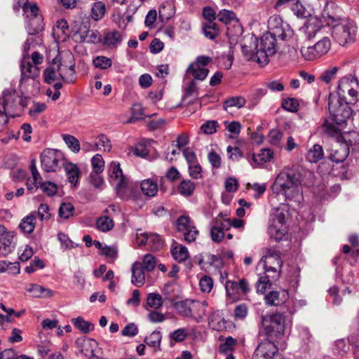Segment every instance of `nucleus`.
Returning a JSON list of instances; mask_svg holds the SVG:
<instances>
[{
  "label": "nucleus",
  "mask_w": 359,
  "mask_h": 359,
  "mask_svg": "<svg viewBox=\"0 0 359 359\" xmlns=\"http://www.w3.org/2000/svg\"><path fill=\"white\" fill-rule=\"evenodd\" d=\"M292 11L299 18H306L307 16L308 11L304 8L303 4L299 1V0H295L292 6Z\"/></svg>",
  "instance_id": "53"
},
{
  "label": "nucleus",
  "mask_w": 359,
  "mask_h": 359,
  "mask_svg": "<svg viewBox=\"0 0 359 359\" xmlns=\"http://www.w3.org/2000/svg\"><path fill=\"white\" fill-rule=\"evenodd\" d=\"M20 267L18 262L0 261V273H8L12 275L20 273Z\"/></svg>",
  "instance_id": "35"
},
{
  "label": "nucleus",
  "mask_w": 359,
  "mask_h": 359,
  "mask_svg": "<svg viewBox=\"0 0 359 359\" xmlns=\"http://www.w3.org/2000/svg\"><path fill=\"white\" fill-rule=\"evenodd\" d=\"M62 139L73 152L78 153L80 151L79 141L74 136L66 134L62 135Z\"/></svg>",
  "instance_id": "44"
},
{
  "label": "nucleus",
  "mask_w": 359,
  "mask_h": 359,
  "mask_svg": "<svg viewBox=\"0 0 359 359\" xmlns=\"http://www.w3.org/2000/svg\"><path fill=\"white\" fill-rule=\"evenodd\" d=\"M225 288L227 294L233 299L236 298V295H245L250 292L249 284L244 278L239 281H226Z\"/></svg>",
  "instance_id": "18"
},
{
  "label": "nucleus",
  "mask_w": 359,
  "mask_h": 359,
  "mask_svg": "<svg viewBox=\"0 0 359 359\" xmlns=\"http://www.w3.org/2000/svg\"><path fill=\"white\" fill-rule=\"evenodd\" d=\"M30 34L41 32L43 28V18L39 14V8L34 4H28L22 8Z\"/></svg>",
  "instance_id": "10"
},
{
  "label": "nucleus",
  "mask_w": 359,
  "mask_h": 359,
  "mask_svg": "<svg viewBox=\"0 0 359 359\" xmlns=\"http://www.w3.org/2000/svg\"><path fill=\"white\" fill-rule=\"evenodd\" d=\"M46 109V104L43 102H34L29 109V114L34 118L42 113Z\"/></svg>",
  "instance_id": "60"
},
{
  "label": "nucleus",
  "mask_w": 359,
  "mask_h": 359,
  "mask_svg": "<svg viewBox=\"0 0 359 359\" xmlns=\"http://www.w3.org/2000/svg\"><path fill=\"white\" fill-rule=\"evenodd\" d=\"M93 172L97 173L102 172L104 167V161L100 154L95 155L91 159Z\"/></svg>",
  "instance_id": "49"
},
{
  "label": "nucleus",
  "mask_w": 359,
  "mask_h": 359,
  "mask_svg": "<svg viewBox=\"0 0 359 359\" xmlns=\"http://www.w3.org/2000/svg\"><path fill=\"white\" fill-rule=\"evenodd\" d=\"M212 61V58L208 56L199 55L196 60L191 62L186 72L191 74L194 79L203 81L207 77L209 70L206 66Z\"/></svg>",
  "instance_id": "13"
},
{
  "label": "nucleus",
  "mask_w": 359,
  "mask_h": 359,
  "mask_svg": "<svg viewBox=\"0 0 359 359\" xmlns=\"http://www.w3.org/2000/svg\"><path fill=\"white\" fill-rule=\"evenodd\" d=\"M218 20L228 25L233 20H237L236 14L232 11L222 10L217 15Z\"/></svg>",
  "instance_id": "45"
},
{
  "label": "nucleus",
  "mask_w": 359,
  "mask_h": 359,
  "mask_svg": "<svg viewBox=\"0 0 359 359\" xmlns=\"http://www.w3.org/2000/svg\"><path fill=\"white\" fill-rule=\"evenodd\" d=\"M349 147L346 144L336 143L330 150V159L337 163H343L348 156Z\"/></svg>",
  "instance_id": "19"
},
{
  "label": "nucleus",
  "mask_w": 359,
  "mask_h": 359,
  "mask_svg": "<svg viewBox=\"0 0 359 359\" xmlns=\"http://www.w3.org/2000/svg\"><path fill=\"white\" fill-rule=\"evenodd\" d=\"M218 341L220 342L217 348L218 352L224 355L233 352L238 343L237 339L232 337L224 338V336H219Z\"/></svg>",
  "instance_id": "23"
},
{
  "label": "nucleus",
  "mask_w": 359,
  "mask_h": 359,
  "mask_svg": "<svg viewBox=\"0 0 359 359\" xmlns=\"http://www.w3.org/2000/svg\"><path fill=\"white\" fill-rule=\"evenodd\" d=\"M0 257H6L15 249V243L14 241L15 233L12 231H6V228L0 226Z\"/></svg>",
  "instance_id": "16"
},
{
  "label": "nucleus",
  "mask_w": 359,
  "mask_h": 359,
  "mask_svg": "<svg viewBox=\"0 0 359 359\" xmlns=\"http://www.w3.org/2000/svg\"><path fill=\"white\" fill-rule=\"evenodd\" d=\"M144 116V109L140 104H134L132 107V116L128 119V123H133L140 120Z\"/></svg>",
  "instance_id": "52"
},
{
  "label": "nucleus",
  "mask_w": 359,
  "mask_h": 359,
  "mask_svg": "<svg viewBox=\"0 0 359 359\" xmlns=\"http://www.w3.org/2000/svg\"><path fill=\"white\" fill-rule=\"evenodd\" d=\"M287 231L285 215L283 212L274 215L270 219L268 228L270 237L279 241L285 236Z\"/></svg>",
  "instance_id": "12"
},
{
  "label": "nucleus",
  "mask_w": 359,
  "mask_h": 359,
  "mask_svg": "<svg viewBox=\"0 0 359 359\" xmlns=\"http://www.w3.org/2000/svg\"><path fill=\"white\" fill-rule=\"evenodd\" d=\"M163 243L159 235L148 233V245L154 250H158L163 247Z\"/></svg>",
  "instance_id": "48"
},
{
  "label": "nucleus",
  "mask_w": 359,
  "mask_h": 359,
  "mask_svg": "<svg viewBox=\"0 0 359 359\" xmlns=\"http://www.w3.org/2000/svg\"><path fill=\"white\" fill-rule=\"evenodd\" d=\"M141 190L148 197H154L158 192V185L156 182L151 179H147L142 182Z\"/></svg>",
  "instance_id": "31"
},
{
  "label": "nucleus",
  "mask_w": 359,
  "mask_h": 359,
  "mask_svg": "<svg viewBox=\"0 0 359 359\" xmlns=\"http://www.w3.org/2000/svg\"><path fill=\"white\" fill-rule=\"evenodd\" d=\"M23 100L15 90H5L0 95V127H4L8 118L20 115Z\"/></svg>",
  "instance_id": "1"
},
{
  "label": "nucleus",
  "mask_w": 359,
  "mask_h": 359,
  "mask_svg": "<svg viewBox=\"0 0 359 359\" xmlns=\"http://www.w3.org/2000/svg\"><path fill=\"white\" fill-rule=\"evenodd\" d=\"M301 182L299 173L291 170H284L276 177L275 185L290 200L299 195Z\"/></svg>",
  "instance_id": "2"
},
{
  "label": "nucleus",
  "mask_w": 359,
  "mask_h": 359,
  "mask_svg": "<svg viewBox=\"0 0 359 359\" xmlns=\"http://www.w3.org/2000/svg\"><path fill=\"white\" fill-rule=\"evenodd\" d=\"M203 32L207 38L215 39L219 32L218 25L214 22H208L203 26Z\"/></svg>",
  "instance_id": "41"
},
{
  "label": "nucleus",
  "mask_w": 359,
  "mask_h": 359,
  "mask_svg": "<svg viewBox=\"0 0 359 359\" xmlns=\"http://www.w3.org/2000/svg\"><path fill=\"white\" fill-rule=\"evenodd\" d=\"M281 107L287 111L295 112L298 110L299 102L295 98H286L282 100Z\"/></svg>",
  "instance_id": "51"
},
{
  "label": "nucleus",
  "mask_w": 359,
  "mask_h": 359,
  "mask_svg": "<svg viewBox=\"0 0 359 359\" xmlns=\"http://www.w3.org/2000/svg\"><path fill=\"white\" fill-rule=\"evenodd\" d=\"M76 36L81 42L94 43L97 39V33L90 29L86 24H83L79 27Z\"/></svg>",
  "instance_id": "20"
},
{
  "label": "nucleus",
  "mask_w": 359,
  "mask_h": 359,
  "mask_svg": "<svg viewBox=\"0 0 359 359\" xmlns=\"http://www.w3.org/2000/svg\"><path fill=\"white\" fill-rule=\"evenodd\" d=\"M105 4L100 1L94 2L91 7L90 15L93 20L98 21L102 19L106 14Z\"/></svg>",
  "instance_id": "30"
},
{
  "label": "nucleus",
  "mask_w": 359,
  "mask_h": 359,
  "mask_svg": "<svg viewBox=\"0 0 359 359\" xmlns=\"http://www.w3.org/2000/svg\"><path fill=\"white\" fill-rule=\"evenodd\" d=\"M123 40V35L117 30H109L104 35V45L109 48H116Z\"/></svg>",
  "instance_id": "22"
},
{
  "label": "nucleus",
  "mask_w": 359,
  "mask_h": 359,
  "mask_svg": "<svg viewBox=\"0 0 359 359\" xmlns=\"http://www.w3.org/2000/svg\"><path fill=\"white\" fill-rule=\"evenodd\" d=\"M21 79L22 82L26 79H34L40 74V69L38 66L34 65L30 60L29 55L24 54L20 65Z\"/></svg>",
  "instance_id": "17"
},
{
  "label": "nucleus",
  "mask_w": 359,
  "mask_h": 359,
  "mask_svg": "<svg viewBox=\"0 0 359 359\" xmlns=\"http://www.w3.org/2000/svg\"><path fill=\"white\" fill-rule=\"evenodd\" d=\"M245 104V100L241 96L231 97L226 99L223 103V108L227 111L228 108L237 107L241 108Z\"/></svg>",
  "instance_id": "39"
},
{
  "label": "nucleus",
  "mask_w": 359,
  "mask_h": 359,
  "mask_svg": "<svg viewBox=\"0 0 359 359\" xmlns=\"http://www.w3.org/2000/svg\"><path fill=\"white\" fill-rule=\"evenodd\" d=\"M74 207L70 203H62L59 208L58 214L61 218L67 219L73 216Z\"/></svg>",
  "instance_id": "43"
},
{
  "label": "nucleus",
  "mask_w": 359,
  "mask_h": 359,
  "mask_svg": "<svg viewBox=\"0 0 359 359\" xmlns=\"http://www.w3.org/2000/svg\"><path fill=\"white\" fill-rule=\"evenodd\" d=\"M262 323L264 333L270 340L278 341L283 338L285 328L283 316H263Z\"/></svg>",
  "instance_id": "4"
},
{
  "label": "nucleus",
  "mask_w": 359,
  "mask_h": 359,
  "mask_svg": "<svg viewBox=\"0 0 359 359\" xmlns=\"http://www.w3.org/2000/svg\"><path fill=\"white\" fill-rule=\"evenodd\" d=\"M144 269L141 262H135L132 266L131 283L136 287H142L145 283Z\"/></svg>",
  "instance_id": "21"
},
{
  "label": "nucleus",
  "mask_w": 359,
  "mask_h": 359,
  "mask_svg": "<svg viewBox=\"0 0 359 359\" xmlns=\"http://www.w3.org/2000/svg\"><path fill=\"white\" fill-rule=\"evenodd\" d=\"M338 94L339 97L346 99V95L347 94L349 97V103L357 102L359 97V82L358 79L351 74L342 77L338 83Z\"/></svg>",
  "instance_id": "5"
},
{
  "label": "nucleus",
  "mask_w": 359,
  "mask_h": 359,
  "mask_svg": "<svg viewBox=\"0 0 359 359\" xmlns=\"http://www.w3.org/2000/svg\"><path fill=\"white\" fill-rule=\"evenodd\" d=\"M161 341V334L160 332H153L149 336L144 339L147 346L154 348V351L160 350Z\"/></svg>",
  "instance_id": "38"
},
{
  "label": "nucleus",
  "mask_w": 359,
  "mask_h": 359,
  "mask_svg": "<svg viewBox=\"0 0 359 359\" xmlns=\"http://www.w3.org/2000/svg\"><path fill=\"white\" fill-rule=\"evenodd\" d=\"M270 282V275H266L260 277L256 284L257 292L263 293L267 288L268 285H271Z\"/></svg>",
  "instance_id": "63"
},
{
  "label": "nucleus",
  "mask_w": 359,
  "mask_h": 359,
  "mask_svg": "<svg viewBox=\"0 0 359 359\" xmlns=\"http://www.w3.org/2000/svg\"><path fill=\"white\" fill-rule=\"evenodd\" d=\"M260 263H263L265 272L270 275V278L276 280L280 276V271L283 262L280 257L279 252L274 248H266V254L262 256Z\"/></svg>",
  "instance_id": "6"
},
{
  "label": "nucleus",
  "mask_w": 359,
  "mask_h": 359,
  "mask_svg": "<svg viewBox=\"0 0 359 359\" xmlns=\"http://www.w3.org/2000/svg\"><path fill=\"white\" fill-rule=\"evenodd\" d=\"M329 111L334 123L340 127L346 125L352 114V109L348 103H342L339 100L330 101Z\"/></svg>",
  "instance_id": "9"
},
{
  "label": "nucleus",
  "mask_w": 359,
  "mask_h": 359,
  "mask_svg": "<svg viewBox=\"0 0 359 359\" xmlns=\"http://www.w3.org/2000/svg\"><path fill=\"white\" fill-rule=\"evenodd\" d=\"M276 34L266 33L260 38L259 48L266 50L268 54L276 53Z\"/></svg>",
  "instance_id": "24"
},
{
  "label": "nucleus",
  "mask_w": 359,
  "mask_h": 359,
  "mask_svg": "<svg viewBox=\"0 0 359 359\" xmlns=\"http://www.w3.org/2000/svg\"><path fill=\"white\" fill-rule=\"evenodd\" d=\"M56 65L60 80L65 83H73L76 79L75 64L72 53H67L60 59L56 58Z\"/></svg>",
  "instance_id": "8"
},
{
  "label": "nucleus",
  "mask_w": 359,
  "mask_h": 359,
  "mask_svg": "<svg viewBox=\"0 0 359 359\" xmlns=\"http://www.w3.org/2000/svg\"><path fill=\"white\" fill-rule=\"evenodd\" d=\"M173 258L178 262H184L189 257V252L186 247L182 245H176L171 250Z\"/></svg>",
  "instance_id": "36"
},
{
  "label": "nucleus",
  "mask_w": 359,
  "mask_h": 359,
  "mask_svg": "<svg viewBox=\"0 0 359 359\" xmlns=\"http://www.w3.org/2000/svg\"><path fill=\"white\" fill-rule=\"evenodd\" d=\"M74 325L83 333H88L94 329L93 324L88 321L84 320L81 316H79L74 320Z\"/></svg>",
  "instance_id": "42"
},
{
  "label": "nucleus",
  "mask_w": 359,
  "mask_h": 359,
  "mask_svg": "<svg viewBox=\"0 0 359 359\" xmlns=\"http://www.w3.org/2000/svg\"><path fill=\"white\" fill-rule=\"evenodd\" d=\"M328 18L330 21L327 23L332 25V36L339 44L344 46L353 41L356 27L352 22L348 20L335 19L330 15H328Z\"/></svg>",
  "instance_id": "3"
},
{
  "label": "nucleus",
  "mask_w": 359,
  "mask_h": 359,
  "mask_svg": "<svg viewBox=\"0 0 359 359\" xmlns=\"http://www.w3.org/2000/svg\"><path fill=\"white\" fill-rule=\"evenodd\" d=\"M141 264L143 266V269L147 271H151L156 266V259L152 255L147 254L144 256Z\"/></svg>",
  "instance_id": "50"
},
{
  "label": "nucleus",
  "mask_w": 359,
  "mask_h": 359,
  "mask_svg": "<svg viewBox=\"0 0 359 359\" xmlns=\"http://www.w3.org/2000/svg\"><path fill=\"white\" fill-rule=\"evenodd\" d=\"M27 291L36 298H48L52 297L54 293L52 290L37 284H29Z\"/></svg>",
  "instance_id": "26"
},
{
  "label": "nucleus",
  "mask_w": 359,
  "mask_h": 359,
  "mask_svg": "<svg viewBox=\"0 0 359 359\" xmlns=\"http://www.w3.org/2000/svg\"><path fill=\"white\" fill-rule=\"evenodd\" d=\"M35 215L37 214L41 221L48 220L51 214L50 212V208L47 204L41 203L38 208L37 212H34Z\"/></svg>",
  "instance_id": "58"
},
{
  "label": "nucleus",
  "mask_w": 359,
  "mask_h": 359,
  "mask_svg": "<svg viewBox=\"0 0 359 359\" xmlns=\"http://www.w3.org/2000/svg\"><path fill=\"white\" fill-rule=\"evenodd\" d=\"M256 53H254V59L252 60L256 61L261 65H265L269 62V57L273 55V54H268L266 50H263L261 48H257Z\"/></svg>",
  "instance_id": "46"
},
{
  "label": "nucleus",
  "mask_w": 359,
  "mask_h": 359,
  "mask_svg": "<svg viewBox=\"0 0 359 359\" xmlns=\"http://www.w3.org/2000/svg\"><path fill=\"white\" fill-rule=\"evenodd\" d=\"M43 78L45 83L48 84L60 80V76L58 74V69L56 65V58H55L52 64L43 71Z\"/></svg>",
  "instance_id": "25"
},
{
  "label": "nucleus",
  "mask_w": 359,
  "mask_h": 359,
  "mask_svg": "<svg viewBox=\"0 0 359 359\" xmlns=\"http://www.w3.org/2000/svg\"><path fill=\"white\" fill-rule=\"evenodd\" d=\"M324 151L322 146L314 144L306 154V159L311 163H317L323 158Z\"/></svg>",
  "instance_id": "34"
},
{
  "label": "nucleus",
  "mask_w": 359,
  "mask_h": 359,
  "mask_svg": "<svg viewBox=\"0 0 359 359\" xmlns=\"http://www.w3.org/2000/svg\"><path fill=\"white\" fill-rule=\"evenodd\" d=\"M65 170L69 182L76 186L81 175L79 167L76 164L68 163L65 164Z\"/></svg>",
  "instance_id": "29"
},
{
  "label": "nucleus",
  "mask_w": 359,
  "mask_h": 359,
  "mask_svg": "<svg viewBox=\"0 0 359 359\" xmlns=\"http://www.w3.org/2000/svg\"><path fill=\"white\" fill-rule=\"evenodd\" d=\"M338 67H332L325 70L320 75V79L325 83H329L336 76Z\"/></svg>",
  "instance_id": "54"
},
{
  "label": "nucleus",
  "mask_w": 359,
  "mask_h": 359,
  "mask_svg": "<svg viewBox=\"0 0 359 359\" xmlns=\"http://www.w3.org/2000/svg\"><path fill=\"white\" fill-rule=\"evenodd\" d=\"M331 47V43L327 37H323L313 46L302 47L301 53L307 60H313L328 53Z\"/></svg>",
  "instance_id": "11"
},
{
  "label": "nucleus",
  "mask_w": 359,
  "mask_h": 359,
  "mask_svg": "<svg viewBox=\"0 0 359 359\" xmlns=\"http://www.w3.org/2000/svg\"><path fill=\"white\" fill-rule=\"evenodd\" d=\"M61 154L59 151L47 149L41 155V163L46 172H55L59 168Z\"/></svg>",
  "instance_id": "14"
},
{
  "label": "nucleus",
  "mask_w": 359,
  "mask_h": 359,
  "mask_svg": "<svg viewBox=\"0 0 359 359\" xmlns=\"http://www.w3.org/2000/svg\"><path fill=\"white\" fill-rule=\"evenodd\" d=\"M257 48V39L250 42L249 45L244 43L241 46V50L243 56L247 60H252L254 59L255 50Z\"/></svg>",
  "instance_id": "40"
},
{
  "label": "nucleus",
  "mask_w": 359,
  "mask_h": 359,
  "mask_svg": "<svg viewBox=\"0 0 359 359\" xmlns=\"http://www.w3.org/2000/svg\"><path fill=\"white\" fill-rule=\"evenodd\" d=\"M273 157V151L270 149H262L257 156L253 155L254 161L269 162Z\"/></svg>",
  "instance_id": "47"
},
{
  "label": "nucleus",
  "mask_w": 359,
  "mask_h": 359,
  "mask_svg": "<svg viewBox=\"0 0 359 359\" xmlns=\"http://www.w3.org/2000/svg\"><path fill=\"white\" fill-rule=\"evenodd\" d=\"M198 305V302H194L191 299H186L175 303V307L180 313L187 314L194 311V309Z\"/></svg>",
  "instance_id": "32"
},
{
  "label": "nucleus",
  "mask_w": 359,
  "mask_h": 359,
  "mask_svg": "<svg viewBox=\"0 0 359 359\" xmlns=\"http://www.w3.org/2000/svg\"><path fill=\"white\" fill-rule=\"evenodd\" d=\"M57 238L61 243V248L63 250H69L74 248L73 242L69 238L67 235L62 232L58 233Z\"/></svg>",
  "instance_id": "62"
},
{
  "label": "nucleus",
  "mask_w": 359,
  "mask_h": 359,
  "mask_svg": "<svg viewBox=\"0 0 359 359\" xmlns=\"http://www.w3.org/2000/svg\"><path fill=\"white\" fill-rule=\"evenodd\" d=\"M210 235L212 240L215 243H220L224 239V233L219 229L218 221H216L215 224L212 226Z\"/></svg>",
  "instance_id": "55"
},
{
  "label": "nucleus",
  "mask_w": 359,
  "mask_h": 359,
  "mask_svg": "<svg viewBox=\"0 0 359 359\" xmlns=\"http://www.w3.org/2000/svg\"><path fill=\"white\" fill-rule=\"evenodd\" d=\"M109 175L111 183L115 187L117 194L122 198L128 197V182L123 175L120 163L112 161L109 168Z\"/></svg>",
  "instance_id": "7"
},
{
  "label": "nucleus",
  "mask_w": 359,
  "mask_h": 359,
  "mask_svg": "<svg viewBox=\"0 0 359 359\" xmlns=\"http://www.w3.org/2000/svg\"><path fill=\"white\" fill-rule=\"evenodd\" d=\"M218 128L219 124L216 121H208L201 126V130L205 134L210 135L215 133Z\"/></svg>",
  "instance_id": "56"
},
{
  "label": "nucleus",
  "mask_w": 359,
  "mask_h": 359,
  "mask_svg": "<svg viewBox=\"0 0 359 359\" xmlns=\"http://www.w3.org/2000/svg\"><path fill=\"white\" fill-rule=\"evenodd\" d=\"M95 144L98 149L109 151L111 149L110 141L104 135H100L97 137Z\"/></svg>",
  "instance_id": "57"
},
{
  "label": "nucleus",
  "mask_w": 359,
  "mask_h": 359,
  "mask_svg": "<svg viewBox=\"0 0 359 359\" xmlns=\"http://www.w3.org/2000/svg\"><path fill=\"white\" fill-rule=\"evenodd\" d=\"M39 187L44 193L50 196H54L57 191L56 184L50 182H43Z\"/></svg>",
  "instance_id": "64"
},
{
  "label": "nucleus",
  "mask_w": 359,
  "mask_h": 359,
  "mask_svg": "<svg viewBox=\"0 0 359 359\" xmlns=\"http://www.w3.org/2000/svg\"><path fill=\"white\" fill-rule=\"evenodd\" d=\"M96 226L102 232H107L114 226L113 219L109 215H102L97 219Z\"/></svg>",
  "instance_id": "33"
},
{
  "label": "nucleus",
  "mask_w": 359,
  "mask_h": 359,
  "mask_svg": "<svg viewBox=\"0 0 359 359\" xmlns=\"http://www.w3.org/2000/svg\"><path fill=\"white\" fill-rule=\"evenodd\" d=\"M195 187V184L190 180H184L178 186V191L184 196H190L193 194Z\"/></svg>",
  "instance_id": "37"
},
{
  "label": "nucleus",
  "mask_w": 359,
  "mask_h": 359,
  "mask_svg": "<svg viewBox=\"0 0 359 359\" xmlns=\"http://www.w3.org/2000/svg\"><path fill=\"white\" fill-rule=\"evenodd\" d=\"M200 288L203 292H210L212 288L213 281L210 276H204L199 281Z\"/></svg>",
  "instance_id": "61"
},
{
  "label": "nucleus",
  "mask_w": 359,
  "mask_h": 359,
  "mask_svg": "<svg viewBox=\"0 0 359 359\" xmlns=\"http://www.w3.org/2000/svg\"><path fill=\"white\" fill-rule=\"evenodd\" d=\"M35 220V212H32L21 220L19 224V228L23 233H30L34 230L36 225Z\"/></svg>",
  "instance_id": "28"
},
{
  "label": "nucleus",
  "mask_w": 359,
  "mask_h": 359,
  "mask_svg": "<svg viewBox=\"0 0 359 359\" xmlns=\"http://www.w3.org/2000/svg\"><path fill=\"white\" fill-rule=\"evenodd\" d=\"M278 353V348L275 343L267 339L257 346L252 359H274Z\"/></svg>",
  "instance_id": "15"
},
{
  "label": "nucleus",
  "mask_w": 359,
  "mask_h": 359,
  "mask_svg": "<svg viewBox=\"0 0 359 359\" xmlns=\"http://www.w3.org/2000/svg\"><path fill=\"white\" fill-rule=\"evenodd\" d=\"M93 65L95 67L105 69L111 65V60L104 56H97L94 59Z\"/></svg>",
  "instance_id": "59"
},
{
  "label": "nucleus",
  "mask_w": 359,
  "mask_h": 359,
  "mask_svg": "<svg viewBox=\"0 0 359 359\" xmlns=\"http://www.w3.org/2000/svg\"><path fill=\"white\" fill-rule=\"evenodd\" d=\"M163 300L162 296L158 292H150L146 298L144 307L148 309L158 310L163 306Z\"/></svg>",
  "instance_id": "27"
}]
</instances>
